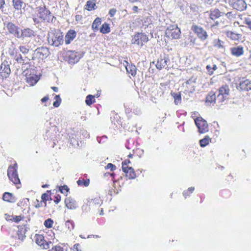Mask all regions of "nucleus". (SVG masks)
<instances>
[{
    "label": "nucleus",
    "instance_id": "obj_3",
    "mask_svg": "<svg viewBox=\"0 0 251 251\" xmlns=\"http://www.w3.org/2000/svg\"><path fill=\"white\" fill-rule=\"evenodd\" d=\"M18 165L15 163L13 166H9L7 170V176L10 180L15 185L20 183L17 172Z\"/></svg>",
    "mask_w": 251,
    "mask_h": 251
},
{
    "label": "nucleus",
    "instance_id": "obj_63",
    "mask_svg": "<svg viewBox=\"0 0 251 251\" xmlns=\"http://www.w3.org/2000/svg\"><path fill=\"white\" fill-rule=\"evenodd\" d=\"M212 68V71H215L217 69V67L216 65H213Z\"/></svg>",
    "mask_w": 251,
    "mask_h": 251
},
{
    "label": "nucleus",
    "instance_id": "obj_33",
    "mask_svg": "<svg viewBox=\"0 0 251 251\" xmlns=\"http://www.w3.org/2000/svg\"><path fill=\"white\" fill-rule=\"evenodd\" d=\"M224 42L218 39L213 41V46L218 49H223L224 48Z\"/></svg>",
    "mask_w": 251,
    "mask_h": 251
},
{
    "label": "nucleus",
    "instance_id": "obj_52",
    "mask_svg": "<svg viewBox=\"0 0 251 251\" xmlns=\"http://www.w3.org/2000/svg\"><path fill=\"white\" fill-rule=\"evenodd\" d=\"M245 23L248 25V27L251 30V20L249 19H246Z\"/></svg>",
    "mask_w": 251,
    "mask_h": 251
},
{
    "label": "nucleus",
    "instance_id": "obj_4",
    "mask_svg": "<svg viewBox=\"0 0 251 251\" xmlns=\"http://www.w3.org/2000/svg\"><path fill=\"white\" fill-rule=\"evenodd\" d=\"M148 40V37L145 34L142 33H138L133 37L131 43L141 47L144 44L147 43Z\"/></svg>",
    "mask_w": 251,
    "mask_h": 251
},
{
    "label": "nucleus",
    "instance_id": "obj_20",
    "mask_svg": "<svg viewBox=\"0 0 251 251\" xmlns=\"http://www.w3.org/2000/svg\"><path fill=\"white\" fill-rule=\"evenodd\" d=\"M230 50L231 54L236 57L240 56L244 53L243 48L241 46L231 48Z\"/></svg>",
    "mask_w": 251,
    "mask_h": 251
},
{
    "label": "nucleus",
    "instance_id": "obj_56",
    "mask_svg": "<svg viewBox=\"0 0 251 251\" xmlns=\"http://www.w3.org/2000/svg\"><path fill=\"white\" fill-rule=\"evenodd\" d=\"M4 4H5L4 0H0V9H1L3 8Z\"/></svg>",
    "mask_w": 251,
    "mask_h": 251
},
{
    "label": "nucleus",
    "instance_id": "obj_57",
    "mask_svg": "<svg viewBox=\"0 0 251 251\" xmlns=\"http://www.w3.org/2000/svg\"><path fill=\"white\" fill-rule=\"evenodd\" d=\"M219 25V22L218 21L214 22V23L211 25V27H213L216 26H218Z\"/></svg>",
    "mask_w": 251,
    "mask_h": 251
},
{
    "label": "nucleus",
    "instance_id": "obj_2",
    "mask_svg": "<svg viewBox=\"0 0 251 251\" xmlns=\"http://www.w3.org/2000/svg\"><path fill=\"white\" fill-rule=\"evenodd\" d=\"M181 31L176 25H170L167 26L165 30L166 37L170 39H177L179 38Z\"/></svg>",
    "mask_w": 251,
    "mask_h": 251
},
{
    "label": "nucleus",
    "instance_id": "obj_60",
    "mask_svg": "<svg viewBox=\"0 0 251 251\" xmlns=\"http://www.w3.org/2000/svg\"><path fill=\"white\" fill-rule=\"evenodd\" d=\"M194 189H195L194 187H191L189 188L187 190V191L190 194V193H192L193 192Z\"/></svg>",
    "mask_w": 251,
    "mask_h": 251
},
{
    "label": "nucleus",
    "instance_id": "obj_54",
    "mask_svg": "<svg viewBox=\"0 0 251 251\" xmlns=\"http://www.w3.org/2000/svg\"><path fill=\"white\" fill-rule=\"evenodd\" d=\"M79 247H80V245L79 244H76L74 246V248L77 251H81V250H79Z\"/></svg>",
    "mask_w": 251,
    "mask_h": 251
},
{
    "label": "nucleus",
    "instance_id": "obj_51",
    "mask_svg": "<svg viewBox=\"0 0 251 251\" xmlns=\"http://www.w3.org/2000/svg\"><path fill=\"white\" fill-rule=\"evenodd\" d=\"M33 20L34 23V24H37L40 23L41 20L40 19L39 17L38 18L33 17Z\"/></svg>",
    "mask_w": 251,
    "mask_h": 251
},
{
    "label": "nucleus",
    "instance_id": "obj_34",
    "mask_svg": "<svg viewBox=\"0 0 251 251\" xmlns=\"http://www.w3.org/2000/svg\"><path fill=\"white\" fill-rule=\"evenodd\" d=\"M211 139L209 136H206L203 139L200 140V144L201 147H204L209 144V141Z\"/></svg>",
    "mask_w": 251,
    "mask_h": 251
},
{
    "label": "nucleus",
    "instance_id": "obj_5",
    "mask_svg": "<svg viewBox=\"0 0 251 251\" xmlns=\"http://www.w3.org/2000/svg\"><path fill=\"white\" fill-rule=\"evenodd\" d=\"M38 15L41 20L47 22H49L51 20V18L53 17L50 11L45 7H39Z\"/></svg>",
    "mask_w": 251,
    "mask_h": 251
},
{
    "label": "nucleus",
    "instance_id": "obj_38",
    "mask_svg": "<svg viewBox=\"0 0 251 251\" xmlns=\"http://www.w3.org/2000/svg\"><path fill=\"white\" fill-rule=\"evenodd\" d=\"M54 100H55L54 101V102L53 103V105L55 107H58L60 105L61 101V99L59 95H56L54 97Z\"/></svg>",
    "mask_w": 251,
    "mask_h": 251
},
{
    "label": "nucleus",
    "instance_id": "obj_43",
    "mask_svg": "<svg viewBox=\"0 0 251 251\" xmlns=\"http://www.w3.org/2000/svg\"><path fill=\"white\" fill-rule=\"evenodd\" d=\"M49 197L50 195L48 193H44L42 195L41 198L45 206L46 205V201L49 200Z\"/></svg>",
    "mask_w": 251,
    "mask_h": 251
},
{
    "label": "nucleus",
    "instance_id": "obj_1",
    "mask_svg": "<svg viewBox=\"0 0 251 251\" xmlns=\"http://www.w3.org/2000/svg\"><path fill=\"white\" fill-rule=\"evenodd\" d=\"M48 41L51 46L58 47L63 43V35L59 30H50L48 34Z\"/></svg>",
    "mask_w": 251,
    "mask_h": 251
},
{
    "label": "nucleus",
    "instance_id": "obj_48",
    "mask_svg": "<svg viewBox=\"0 0 251 251\" xmlns=\"http://www.w3.org/2000/svg\"><path fill=\"white\" fill-rule=\"evenodd\" d=\"M116 11H117V10L115 8L110 9L109 11V14L110 16V17H113L115 15Z\"/></svg>",
    "mask_w": 251,
    "mask_h": 251
},
{
    "label": "nucleus",
    "instance_id": "obj_31",
    "mask_svg": "<svg viewBox=\"0 0 251 251\" xmlns=\"http://www.w3.org/2000/svg\"><path fill=\"white\" fill-rule=\"evenodd\" d=\"M101 24V19L100 18H97L93 22L92 25V28L94 31L98 30L99 26Z\"/></svg>",
    "mask_w": 251,
    "mask_h": 251
},
{
    "label": "nucleus",
    "instance_id": "obj_12",
    "mask_svg": "<svg viewBox=\"0 0 251 251\" xmlns=\"http://www.w3.org/2000/svg\"><path fill=\"white\" fill-rule=\"evenodd\" d=\"M229 89L227 85H224L220 88L217 98L221 101H224L225 98L229 94Z\"/></svg>",
    "mask_w": 251,
    "mask_h": 251
},
{
    "label": "nucleus",
    "instance_id": "obj_41",
    "mask_svg": "<svg viewBox=\"0 0 251 251\" xmlns=\"http://www.w3.org/2000/svg\"><path fill=\"white\" fill-rule=\"evenodd\" d=\"M69 190V189L67 185H64L63 186L59 187V191L61 193L64 194L65 196L67 195Z\"/></svg>",
    "mask_w": 251,
    "mask_h": 251
},
{
    "label": "nucleus",
    "instance_id": "obj_53",
    "mask_svg": "<svg viewBox=\"0 0 251 251\" xmlns=\"http://www.w3.org/2000/svg\"><path fill=\"white\" fill-rule=\"evenodd\" d=\"M61 200V197L59 196H57L55 197V200H54V202L56 203H58L60 202Z\"/></svg>",
    "mask_w": 251,
    "mask_h": 251
},
{
    "label": "nucleus",
    "instance_id": "obj_44",
    "mask_svg": "<svg viewBox=\"0 0 251 251\" xmlns=\"http://www.w3.org/2000/svg\"><path fill=\"white\" fill-rule=\"evenodd\" d=\"M19 50L20 51L24 54H27L29 51V50L27 49L25 46H20Z\"/></svg>",
    "mask_w": 251,
    "mask_h": 251
},
{
    "label": "nucleus",
    "instance_id": "obj_13",
    "mask_svg": "<svg viewBox=\"0 0 251 251\" xmlns=\"http://www.w3.org/2000/svg\"><path fill=\"white\" fill-rule=\"evenodd\" d=\"M170 62L168 57L164 56V57H160L157 60L156 64L157 69L161 70L162 68H167L168 67V63Z\"/></svg>",
    "mask_w": 251,
    "mask_h": 251
},
{
    "label": "nucleus",
    "instance_id": "obj_21",
    "mask_svg": "<svg viewBox=\"0 0 251 251\" xmlns=\"http://www.w3.org/2000/svg\"><path fill=\"white\" fill-rule=\"evenodd\" d=\"M26 82L30 86L34 85L39 80V78L37 75H29L26 77Z\"/></svg>",
    "mask_w": 251,
    "mask_h": 251
},
{
    "label": "nucleus",
    "instance_id": "obj_7",
    "mask_svg": "<svg viewBox=\"0 0 251 251\" xmlns=\"http://www.w3.org/2000/svg\"><path fill=\"white\" fill-rule=\"evenodd\" d=\"M191 30L197 34L201 40H205L207 39L208 36L207 33L201 27L193 25L192 26Z\"/></svg>",
    "mask_w": 251,
    "mask_h": 251
},
{
    "label": "nucleus",
    "instance_id": "obj_59",
    "mask_svg": "<svg viewBox=\"0 0 251 251\" xmlns=\"http://www.w3.org/2000/svg\"><path fill=\"white\" fill-rule=\"evenodd\" d=\"M132 10L133 11L135 12V13H137L138 12V8L137 6H133L132 7Z\"/></svg>",
    "mask_w": 251,
    "mask_h": 251
},
{
    "label": "nucleus",
    "instance_id": "obj_6",
    "mask_svg": "<svg viewBox=\"0 0 251 251\" xmlns=\"http://www.w3.org/2000/svg\"><path fill=\"white\" fill-rule=\"evenodd\" d=\"M196 125L201 133H204L208 131L207 122L201 118H197L195 120Z\"/></svg>",
    "mask_w": 251,
    "mask_h": 251
},
{
    "label": "nucleus",
    "instance_id": "obj_25",
    "mask_svg": "<svg viewBox=\"0 0 251 251\" xmlns=\"http://www.w3.org/2000/svg\"><path fill=\"white\" fill-rule=\"evenodd\" d=\"M37 53L39 54L40 58L47 57L49 55V51L46 48H38L37 50Z\"/></svg>",
    "mask_w": 251,
    "mask_h": 251
},
{
    "label": "nucleus",
    "instance_id": "obj_10",
    "mask_svg": "<svg viewBox=\"0 0 251 251\" xmlns=\"http://www.w3.org/2000/svg\"><path fill=\"white\" fill-rule=\"evenodd\" d=\"M122 170L126 174V176L129 179H134L136 177V174L134 169L132 167L126 166V161L122 162Z\"/></svg>",
    "mask_w": 251,
    "mask_h": 251
},
{
    "label": "nucleus",
    "instance_id": "obj_46",
    "mask_svg": "<svg viewBox=\"0 0 251 251\" xmlns=\"http://www.w3.org/2000/svg\"><path fill=\"white\" fill-rule=\"evenodd\" d=\"M48 251H63V249L59 246H55Z\"/></svg>",
    "mask_w": 251,
    "mask_h": 251
},
{
    "label": "nucleus",
    "instance_id": "obj_47",
    "mask_svg": "<svg viewBox=\"0 0 251 251\" xmlns=\"http://www.w3.org/2000/svg\"><path fill=\"white\" fill-rule=\"evenodd\" d=\"M105 168L107 169H109L111 171H114L116 169V167L112 163H108L105 167Z\"/></svg>",
    "mask_w": 251,
    "mask_h": 251
},
{
    "label": "nucleus",
    "instance_id": "obj_16",
    "mask_svg": "<svg viewBox=\"0 0 251 251\" xmlns=\"http://www.w3.org/2000/svg\"><path fill=\"white\" fill-rule=\"evenodd\" d=\"M18 230L17 231V235L18 238L23 241L25 237V234L27 231L28 227L25 225L18 226Z\"/></svg>",
    "mask_w": 251,
    "mask_h": 251
},
{
    "label": "nucleus",
    "instance_id": "obj_9",
    "mask_svg": "<svg viewBox=\"0 0 251 251\" xmlns=\"http://www.w3.org/2000/svg\"><path fill=\"white\" fill-rule=\"evenodd\" d=\"M6 29L8 31L9 33L13 35L18 38L20 36V28L16 25L14 24L9 22L6 25Z\"/></svg>",
    "mask_w": 251,
    "mask_h": 251
},
{
    "label": "nucleus",
    "instance_id": "obj_61",
    "mask_svg": "<svg viewBox=\"0 0 251 251\" xmlns=\"http://www.w3.org/2000/svg\"><path fill=\"white\" fill-rule=\"evenodd\" d=\"M226 16L227 17V18H229L231 15H232V12H227L226 14Z\"/></svg>",
    "mask_w": 251,
    "mask_h": 251
},
{
    "label": "nucleus",
    "instance_id": "obj_64",
    "mask_svg": "<svg viewBox=\"0 0 251 251\" xmlns=\"http://www.w3.org/2000/svg\"><path fill=\"white\" fill-rule=\"evenodd\" d=\"M213 1L214 0H206V2L208 4H211Z\"/></svg>",
    "mask_w": 251,
    "mask_h": 251
},
{
    "label": "nucleus",
    "instance_id": "obj_50",
    "mask_svg": "<svg viewBox=\"0 0 251 251\" xmlns=\"http://www.w3.org/2000/svg\"><path fill=\"white\" fill-rule=\"evenodd\" d=\"M22 220V217L21 216H15L13 217V220L16 223H18Z\"/></svg>",
    "mask_w": 251,
    "mask_h": 251
},
{
    "label": "nucleus",
    "instance_id": "obj_30",
    "mask_svg": "<svg viewBox=\"0 0 251 251\" xmlns=\"http://www.w3.org/2000/svg\"><path fill=\"white\" fill-rule=\"evenodd\" d=\"M172 95L174 97V103H175V104L178 105V104H180L181 103V95L179 93H174L172 94Z\"/></svg>",
    "mask_w": 251,
    "mask_h": 251
},
{
    "label": "nucleus",
    "instance_id": "obj_29",
    "mask_svg": "<svg viewBox=\"0 0 251 251\" xmlns=\"http://www.w3.org/2000/svg\"><path fill=\"white\" fill-rule=\"evenodd\" d=\"M96 3L95 0H89L87 1L86 5V9L89 11L95 9Z\"/></svg>",
    "mask_w": 251,
    "mask_h": 251
},
{
    "label": "nucleus",
    "instance_id": "obj_37",
    "mask_svg": "<svg viewBox=\"0 0 251 251\" xmlns=\"http://www.w3.org/2000/svg\"><path fill=\"white\" fill-rule=\"evenodd\" d=\"M101 202V201L100 198H96L94 199H91L88 201L90 205L92 204H100Z\"/></svg>",
    "mask_w": 251,
    "mask_h": 251
},
{
    "label": "nucleus",
    "instance_id": "obj_35",
    "mask_svg": "<svg viewBox=\"0 0 251 251\" xmlns=\"http://www.w3.org/2000/svg\"><path fill=\"white\" fill-rule=\"evenodd\" d=\"M100 31L103 34L109 33L110 32L109 25L104 23L100 28Z\"/></svg>",
    "mask_w": 251,
    "mask_h": 251
},
{
    "label": "nucleus",
    "instance_id": "obj_22",
    "mask_svg": "<svg viewBox=\"0 0 251 251\" xmlns=\"http://www.w3.org/2000/svg\"><path fill=\"white\" fill-rule=\"evenodd\" d=\"M2 199L4 201L9 202H15L16 201V199L13 194L9 192H5L3 195Z\"/></svg>",
    "mask_w": 251,
    "mask_h": 251
},
{
    "label": "nucleus",
    "instance_id": "obj_24",
    "mask_svg": "<svg viewBox=\"0 0 251 251\" xmlns=\"http://www.w3.org/2000/svg\"><path fill=\"white\" fill-rule=\"evenodd\" d=\"M221 12L218 9L211 10L209 14V17L211 20L214 21L221 16Z\"/></svg>",
    "mask_w": 251,
    "mask_h": 251
},
{
    "label": "nucleus",
    "instance_id": "obj_49",
    "mask_svg": "<svg viewBox=\"0 0 251 251\" xmlns=\"http://www.w3.org/2000/svg\"><path fill=\"white\" fill-rule=\"evenodd\" d=\"M206 69L208 72V74L210 75H211L213 74V72L212 71V68L210 66V65H207L206 66Z\"/></svg>",
    "mask_w": 251,
    "mask_h": 251
},
{
    "label": "nucleus",
    "instance_id": "obj_42",
    "mask_svg": "<svg viewBox=\"0 0 251 251\" xmlns=\"http://www.w3.org/2000/svg\"><path fill=\"white\" fill-rule=\"evenodd\" d=\"M65 225L70 230L73 229L74 228V224L73 221H67L65 223Z\"/></svg>",
    "mask_w": 251,
    "mask_h": 251
},
{
    "label": "nucleus",
    "instance_id": "obj_39",
    "mask_svg": "<svg viewBox=\"0 0 251 251\" xmlns=\"http://www.w3.org/2000/svg\"><path fill=\"white\" fill-rule=\"evenodd\" d=\"M53 221L51 219H48L44 222V226L47 228H51L52 226Z\"/></svg>",
    "mask_w": 251,
    "mask_h": 251
},
{
    "label": "nucleus",
    "instance_id": "obj_17",
    "mask_svg": "<svg viewBox=\"0 0 251 251\" xmlns=\"http://www.w3.org/2000/svg\"><path fill=\"white\" fill-rule=\"evenodd\" d=\"M65 203L66 206L70 209H75L77 207L76 201L71 197L66 198Z\"/></svg>",
    "mask_w": 251,
    "mask_h": 251
},
{
    "label": "nucleus",
    "instance_id": "obj_26",
    "mask_svg": "<svg viewBox=\"0 0 251 251\" xmlns=\"http://www.w3.org/2000/svg\"><path fill=\"white\" fill-rule=\"evenodd\" d=\"M13 5L16 10H20L24 2L22 0H12Z\"/></svg>",
    "mask_w": 251,
    "mask_h": 251
},
{
    "label": "nucleus",
    "instance_id": "obj_14",
    "mask_svg": "<svg viewBox=\"0 0 251 251\" xmlns=\"http://www.w3.org/2000/svg\"><path fill=\"white\" fill-rule=\"evenodd\" d=\"M35 32L29 28H25L21 29V33H20V36L18 38H31L35 37Z\"/></svg>",
    "mask_w": 251,
    "mask_h": 251
},
{
    "label": "nucleus",
    "instance_id": "obj_36",
    "mask_svg": "<svg viewBox=\"0 0 251 251\" xmlns=\"http://www.w3.org/2000/svg\"><path fill=\"white\" fill-rule=\"evenodd\" d=\"M95 96H93L92 95H89L86 97V100H85V102L87 105H90L93 103H94L95 100Z\"/></svg>",
    "mask_w": 251,
    "mask_h": 251
},
{
    "label": "nucleus",
    "instance_id": "obj_28",
    "mask_svg": "<svg viewBox=\"0 0 251 251\" xmlns=\"http://www.w3.org/2000/svg\"><path fill=\"white\" fill-rule=\"evenodd\" d=\"M216 100L215 93L213 92H210L206 97V102L207 103L215 102Z\"/></svg>",
    "mask_w": 251,
    "mask_h": 251
},
{
    "label": "nucleus",
    "instance_id": "obj_19",
    "mask_svg": "<svg viewBox=\"0 0 251 251\" xmlns=\"http://www.w3.org/2000/svg\"><path fill=\"white\" fill-rule=\"evenodd\" d=\"M239 87L242 90H251V80L247 79L241 80L239 84Z\"/></svg>",
    "mask_w": 251,
    "mask_h": 251
},
{
    "label": "nucleus",
    "instance_id": "obj_8",
    "mask_svg": "<svg viewBox=\"0 0 251 251\" xmlns=\"http://www.w3.org/2000/svg\"><path fill=\"white\" fill-rule=\"evenodd\" d=\"M229 2L232 6L238 11H243L247 7V4L244 0H230Z\"/></svg>",
    "mask_w": 251,
    "mask_h": 251
},
{
    "label": "nucleus",
    "instance_id": "obj_62",
    "mask_svg": "<svg viewBox=\"0 0 251 251\" xmlns=\"http://www.w3.org/2000/svg\"><path fill=\"white\" fill-rule=\"evenodd\" d=\"M51 89H52L54 92H57L58 91V88H57V87H54H54H51Z\"/></svg>",
    "mask_w": 251,
    "mask_h": 251
},
{
    "label": "nucleus",
    "instance_id": "obj_11",
    "mask_svg": "<svg viewBox=\"0 0 251 251\" xmlns=\"http://www.w3.org/2000/svg\"><path fill=\"white\" fill-rule=\"evenodd\" d=\"M70 63L74 64L77 62L80 58L79 54L75 51L69 50L67 52Z\"/></svg>",
    "mask_w": 251,
    "mask_h": 251
},
{
    "label": "nucleus",
    "instance_id": "obj_18",
    "mask_svg": "<svg viewBox=\"0 0 251 251\" xmlns=\"http://www.w3.org/2000/svg\"><path fill=\"white\" fill-rule=\"evenodd\" d=\"M76 33L74 30H70L67 33L65 36V43L69 44L76 37Z\"/></svg>",
    "mask_w": 251,
    "mask_h": 251
},
{
    "label": "nucleus",
    "instance_id": "obj_45",
    "mask_svg": "<svg viewBox=\"0 0 251 251\" xmlns=\"http://www.w3.org/2000/svg\"><path fill=\"white\" fill-rule=\"evenodd\" d=\"M16 60L18 63H21V64H24L25 62V60L22 57L21 54H19L17 56Z\"/></svg>",
    "mask_w": 251,
    "mask_h": 251
},
{
    "label": "nucleus",
    "instance_id": "obj_32",
    "mask_svg": "<svg viewBox=\"0 0 251 251\" xmlns=\"http://www.w3.org/2000/svg\"><path fill=\"white\" fill-rule=\"evenodd\" d=\"M227 36L232 40H237L240 37L241 35L234 33L232 31H229L227 33Z\"/></svg>",
    "mask_w": 251,
    "mask_h": 251
},
{
    "label": "nucleus",
    "instance_id": "obj_40",
    "mask_svg": "<svg viewBox=\"0 0 251 251\" xmlns=\"http://www.w3.org/2000/svg\"><path fill=\"white\" fill-rule=\"evenodd\" d=\"M89 179L80 180L79 179L77 181V183L78 185H83L85 186H88L89 184Z\"/></svg>",
    "mask_w": 251,
    "mask_h": 251
},
{
    "label": "nucleus",
    "instance_id": "obj_23",
    "mask_svg": "<svg viewBox=\"0 0 251 251\" xmlns=\"http://www.w3.org/2000/svg\"><path fill=\"white\" fill-rule=\"evenodd\" d=\"M34 238L35 241L38 245L40 246V247H42L43 248H46L44 245L45 241L44 240V237L42 235L36 234Z\"/></svg>",
    "mask_w": 251,
    "mask_h": 251
},
{
    "label": "nucleus",
    "instance_id": "obj_27",
    "mask_svg": "<svg viewBox=\"0 0 251 251\" xmlns=\"http://www.w3.org/2000/svg\"><path fill=\"white\" fill-rule=\"evenodd\" d=\"M126 72L128 74H130L131 75L134 76L136 74V67L134 65H127L126 67Z\"/></svg>",
    "mask_w": 251,
    "mask_h": 251
},
{
    "label": "nucleus",
    "instance_id": "obj_58",
    "mask_svg": "<svg viewBox=\"0 0 251 251\" xmlns=\"http://www.w3.org/2000/svg\"><path fill=\"white\" fill-rule=\"evenodd\" d=\"M190 194L189 192L187 190L185 191L183 193V195L185 197H186L187 196H189Z\"/></svg>",
    "mask_w": 251,
    "mask_h": 251
},
{
    "label": "nucleus",
    "instance_id": "obj_55",
    "mask_svg": "<svg viewBox=\"0 0 251 251\" xmlns=\"http://www.w3.org/2000/svg\"><path fill=\"white\" fill-rule=\"evenodd\" d=\"M49 99V97L48 96H46L41 99V101L42 102H45L47 101V100H48Z\"/></svg>",
    "mask_w": 251,
    "mask_h": 251
},
{
    "label": "nucleus",
    "instance_id": "obj_15",
    "mask_svg": "<svg viewBox=\"0 0 251 251\" xmlns=\"http://www.w3.org/2000/svg\"><path fill=\"white\" fill-rule=\"evenodd\" d=\"M11 73L9 65L2 63L0 69V76L3 78H7Z\"/></svg>",
    "mask_w": 251,
    "mask_h": 251
}]
</instances>
